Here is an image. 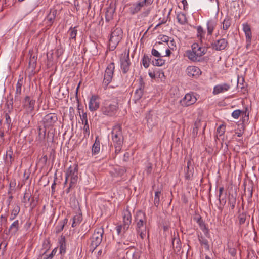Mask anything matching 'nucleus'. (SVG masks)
Instances as JSON below:
<instances>
[{
  "instance_id": "nucleus-1",
  "label": "nucleus",
  "mask_w": 259,
  "mask_h": 259,
  "mask_svg": "<svg viewBox=\"0 0 259 259\" xmlns=\"http://www.w3.org/2000/svg\"><path fill=\"white\" fill-rule=\"evenodd\" d=\"M154 0H139L135 3L128 4V12L132 15H136L141 12L142 8L144 11L140 14L141 18L147 17L151 11V8L149 7L153 3Z\"/></svg>"
},
{
  "instance_id": "nucleus-2",
  "label": "nucleus",
  "mask_w": 259,
  "mask_h": 259,
  "mask_svg": "<svg viewBox=\"0 0 259 259\" xmlns=\"http://www.w3.org/2000/svg\"><path fill=\"white\" fill-rule=\"evenodd\" d=\"M111 137L115 147V153L117 154L121 150L124 140L121 124H117L113 127Z\"/></svg>"
},
{
  "instance_id": "nucleus-3",
  "label": "nucleus",
  "mask_w": 259,
  "mask_h": 259,
  "mask_svg": "<svg viewBox=\"0 0 259 259\" xmlns=\"http://www.w3.org/2000/svg\"><path fill=\"white\" fill-rule=\"evenodd\" d=\"M135 221L136 222V230L142 239L146 237V217L145 213L141 210L137 211L135 215Z\"/></svg>"
},
{
  "instance_id": "nucleus-4",
  "label": "nucleus",
  "mask_w": 259,
  "mask_h": 259,
  "mask_svg": "<svg viewBox=\"0 0 259 259\" xmlns=\"http://www.w3.org/2000/svg\"><path fill=\"white\" fill-rule=\"evenodd\" d=\"M118 108V103L117 101L112 100H105L102 103L100 111L103 114L112 117L116 114Z\"/></svg>"
},
{
  "instance_id": "nucleus-5",
  "label": "nucleus",
  "mask_w": 259,
  "mask_h": 259,
  "mask_svg": "<svg viewBox=\"0 0 259 259\" xmlns=\"http://www.w3.org/2000/svg\"><path fill=\"white\" fill-rule=\"evenodd\" d=\"M123 31L121 28H113L111 31L110 37L109 41V47L110 50H114L122 39Z\"/></svg>"
},
{
  "instance_id": "nucleus-6",
  "label": "nucleus",
  "mask_w": 259,
  "mask_h": 259,
  "mask_svg": "<svg viewBox=\"0 0 259 259\" xmlns=\"http://www.w3.org/2000/svg\"><path fill=\"white\" fill-rule=\"evenodd\" d=\"M104 233V228L102 226L95 229L94 233L91 238V243L90 244V250H92V252H93L101 244L103 239Z\"/></svg>"
},
{
  "instance_id": "nucleus-7",
  "label": "nucleus",
  "mask_w": 259,
  "mask_h": 259,
  "mask_svg": "<svg viewBox=\"0 0 259 259\" xmlns=\"http://www.w3.org/2000/svg\"><path fill=\"white\" fill-rule=\"evenodd\" d=\"M115 65L114 62L109 63L106 68L102 82L104 89H106L108 85L111 82L114 74Z\"/></svg>"
},
{
  "instance_id": "nucleus-8",
  "label": "nucleus",
  "mask_w": 259,
  "mask_h": 259,
  "mask_svg": "<svg viewBox=\"0 0 259 259\" xmlns=\"http://www.w3.org/2000/svg\"><path fill=\"white\" fill-rule=\"evenodd\" d=\"M58 115L55 113H49L45 115L42 122L45 128L53 127L57 122Z\"/></svg>"
},
{
  "instance_id": "nucleus-9",
  "label": "nucleus",
  "mask_w": 259,
  "mask_h": 259,
  "mask_svg": "<svg viewBox=\"0 0 259 259\" xmlns=\"http://www.w3.org/2000/svg\"><path fill=\"white\" fill-rule=\"evenodd\" d=\"M78 165L74 164L73 166H70L66 173V179L70 178L71 184H76L78 180Z\"/></svg>"
},
{
  "instance_id": "nucleus-10",
  "label": "nucleus",
  "mask_w": 259,
  "mask_h": 259,
  "mask_svg": "<svg viewBox=\"0 0 259 259\" xmlns=\"http://www.w3.org/2000/svg\"><path fill=\"white\" fill-rule=\"evenodd\" d=\"M120 67L123 73L126 74L130 70L131 62L129 52L127 54H122L120 59Z\"/></svg>"
},
{
  "instance_id": "nucleus-11",
  "label": "nucleus",
  "mask_w": 259,
  "mask_h": 259,
  "mask_svg": "<svg viewBox=\"0 0 259 259\" xmlns=\"http://www.w3.org/2000/svg\"><path fill=\"white\" fill-rule=\"evenodd\" d=\"M197 100L193 94L188 93L180 101V104L184 107H187L194 104Z\"/></svg>"
},
{
  "instance_id": "nucleus-12",
  "label": "nucleus",
  "mask_w": 259,
  "mask_h": 259,
  "mask_svg": "<svg viewBox=\"0 0 259 259\" xmlns=\"http://www.w3.org/2000/svg\"><path fill=\"white\" fill-rule=\"evenodd\" d=\"M132 222V215L129 210H126L123 214V232H125L128 230Z\"/></svg>"
},
{
  "instance_id": "nucleus-13",
  "label": "nucleus",
  "mask_w": 259,
  "mask_h": 259,
  "mask_svg": "<svg viewBox=\"0 0 259 259\" xmlns=\"http://www.w3.org/2000/svg\"><path fill=\"white\" fill-rule=\"evenodd\" d=\"M193 219L198 224L199 227L204 232L205 236L208 238H210V235L209 233V230L206 227L205 222L202 219V217L200 215L197 214L194 217Z\"/></svg>"
},
{
  "instance_id": "nucleus-14",
  "label": "nucleus",
  "mask_w": 259,
  "mask_h": 259,
  "mask_svg": "<svg viewBox=\"0 0 259 259\" xmlns=\"http://www.w3.org/2000/svg\"><path fill=\"white\" fill-rule=\"evenodd\" d=\"M57 13V10L56 9H51L50 13L46 17L44 20V23L46 25V27L49 29L53 23H54V20L56 17Z\"/></svg>"
},
{
  "instance_id": "nucleus-15",
  "label": "nucleus",
  "mask_w": 259,
  "mask_h": 259,
  "mask_svg": "<svg viewBox=\"0 0 259 259\" xmlns=\"http://www.w3.org/2000/svg\"><path fill=\"white\" fill-rule=\"evenodd\" d=\"M228 43L225 38L218 39L211 44V47L216 51H222L224 50L227 46Z\"/></svg>"
},
{
  "instance_id": "nucleus-16",
  "label": "nucleus",
  "mask_w": 259,
  "mask_h": 259,
  "mask_svg": "<svg viewBox=\"0 0 259 259\" xmlns=\"http://www.w3.org/2000/svg\"><path fill=\"white\" fill-rule=\"evenodd\" d=\"M35 100L29 96H26L23 102V106L28 111H32L34 110Z\"/></svg>"
},
{
  "instance_id": "nucleus-17",
  "label": "nucleus",
  "mask_w": 259,
  "mask_h": 259,
  "mask_svg": "<svg viewBox=\"0 0 259 259\" xmlns=\"http://www.w3.org/2000/svg\"><path fill=\"white\" fill-rule=\"evenodd\" d=\"M188 76L191 78H197L201 74L200 69L194 66H188L186 69Z\"/></svg>"
},
{
  "instance_id": "nucleus-18",
  "label": "nucleus",
  "mask_w": 259,
  "mask_h": 259,
  "mask_svg": "<svg viewBox=\"0 0 259 259\" xmlns=\"http://www.w3.org/2000/svg\"><path fill=\"white\" fill-rule=\"evenodd\" d=\"M99 97L98 95H92L89 103V108L91 111H96L100 106Z\"/></svg>"
},
{
  "instance_id": "nucleus-19",
  "label": "nucleus",
  "mask_w": 259,
  "mask_h": 259,
  "mask_svg": "<svg viewBox=\"0 0 259 259\" xmlns=\"http://www.w3.org/2000/svg\"><path fill=\"white\" fill-rule=\"evenodd\" d=\"M80 116L82 123L84 125L83 128L84 137L85 138L88 137L90 135V128L88 121L87 114L86 112H83L82 115H80Z\"/></svg>"
},
{
  "instance_id": "nucleus-20",
  "label": "nucleus",
  "mask_w": 259,
  "mask_h": 259,
  "mask_svg": "<svg viewBox=\"0 0 259 259\" xmlns=\"http://www.w3.org/2000/svg\"><path fill=\"white\" fill-rule=\"evenodd\" d=\"M192 50H188L186 52V56L189 59L192 61H195L197 60V58L194 54H195L196 52L200 49V46L197 43H194L192 46Z\"/></svg>"
},
{
  "instance_id": "nucleus-21",
  "label": "nucleus",
  "mask_w": 259,
  "mask_h": 259,
  "mask_svg": "<svg viewBox=\"0 0 259 259\" xmlns=\"http://www.w3.org/2000/svg\"><path fill=\"white\" fill-rule=\"evenodd\" d=\"M146 118L149 127L152 128L157 124L158 117L155 114H151L150 111L147 114Z\"/></svg>"
},
{
  "instance_id": "nucleus-22",
  "label": "nucleus",
  "mask_w": 259,
  "mask_h": 259,
  "mask_svg": "<svg viewBox=\"0 0 259 259\" xmlns=\"http://www.w3.org/2000/svg\"><path fill=\"white\" fill-rule=\"evenodd\" d=\"M144 89V84L142 78L140 79L139 87L136 89L134 95V99L136 101H139L143 95V91Z\"/></svg>"
},
{
  "instance_id": "nucleus-23",
  "label": "nucleus",
  "mask_w": 259,
  "mask_h": 259,
  "mask_svg": "<svg viewBox=\"0 0 259 259\" xmlns=\"http://www.w3.org/2000/svg\"><path fill=\"white\" fill-rule=\"evenodd\" d=\"M230 88V85L227 83L217 85L213 88V94L217 95L226 92L228 91Z\"/></svg>"
},
{
  "instance_id": "nucleus-24",
  "label": "nucleus",
  "mask_w": 259,
  "mask_h": 259,
  "mask_svg": "<svg viewBox=\"0 0 259 259\" xmlns=\"http://www.w3.org/2000/svg\"><path fill=\"white\" fill-rule=\"evenodd\" d=\"M115 7L111 5L107 8L105 13V19L107 22H109L113 18V15L115 12Z\"/></svg>"
},
{
  "instance_id": "nucleus-25",
  "label": "nucleus",
  "mask_w": 259,
  "mask_h": 259,
  "mask_svg": "<svg viewBox=\"0 0 259 259\" xmlns=\"http://www.w3.org/2000/svg\"><path fill=\"white\" fill-rule=\"evenodd\" d=\"M23 84V80L22 79H20L18 80L17 83L16 84V91L15 95V101H21V97L20 95L21 94V89Z\"/></svg>"
},
{
  "instance_id": "nucleus-26",
  "label": "nucleus",
  "mask_w": 259,
  "mask_h": 259,
  "mask_svg": "<svg viewBox=\"0 0 259 259\" xmlns=\"http://www.w3.org/2000/svg\"><path fill=\"white\" fill-rule=\"evenodd\" d=\"M174 252L178 254L181 249V242L179 237H174L172 240Z\"/></svg>"
},
{
  "instance_id": "nucleus-27",
  "label": "nucleus",
  "mask_w": 259,
  "mask_h": 259,
  "mask_svg": "<svg viewBox=\"0 0 259 259\" xmlns=\"http://www.w3.org/2000/svg\"><path fill=\"white\" fill-rule=\"evenodd\" d=\"M19 228V222L18 220H16L11 225L8 229V233H6V234L15 235L18 231Z\"/></svg>"
},
{
  "instance_id": "nucleus-28",
  "label": "nucleus",
  "mask_w": 259,
  "mask_h": 259,
  "mask_svg": "<svg viewBox=\"0 0 259 259\" xmlns=\"http://www.w3.org/2000/svg\"><path fill=\"white\" fill-rule=\"evenodd\" d=\"M15 157L12 147H9V150L6 152L5 161L7 164L11 165L14 161Z\"/></svg>"
},
{
  "instance_id": "nucleus-29",
  "label": "nucleus",
  "mask_w": 259,
  "mask_h": 259,
  "mask_svg": "<svg viewBox=\"0 0 259 259\" xmlns=\"http://www.w3.org/2000/svg\"><path fill=\"white\" fill-rule=\"evenodd\" d=\"M209 47H200V49H198L197 51L196 52L195 54H194V55L195 56V57L197 58V60H195L194 62H200L202 61V59L201 58V57L206 54L207 52V48Z\"/></svg>"
},
{
  "instance_id": "nucleus-30",
  "label": "nucleus",
  "mask_w": 259,
  "mask_h": 259,
  "mask_svg": "<svg viewBox=\"0 0 259 259\" xmlns=\"http://www.w3.org/2000/svg\"><path fill=\"white\" fill-rule=\"evenodd\" d=\"M198 239L201 246H204L206 250L209 251L210 247L208 241L202 234H198Z\"/></svg>"
},
{
  "instance_id": "nucleus-31",
  "label": "nucleus",
  "mask_w": 259,
  "mask_h": 259,
  "mask_svg": "<svg viewBox=\"0 0 259 259\" xmlns=\"http://www.w3.org/2000/svg\"><path fill=\"white\" fill-rule=\"evenodd\" d=\"M243 30L245 32L247 41H250L252 37V35L250 25L247 23L243 24Z\"/></svg>"
},
{
  "instance_id": "nucleus-32",
  "label": "nucleus",
  "mask_w": 259,
  "mask_h": 259,
  "mask_svg": "<svg viewBox=\"0 0 259 259\" xmlns=\"http://www.w3.org/2000/svg\"><path fill=\"white\" fill-rule=\"evenodd\" d=\"M100 151V140L99 137L97 136L94 143L92 146V152L93 155L97 154Z\"/></svg>"
},
{
  "instance_id": "nucleus-33",
  "label": "nucleus",
  "mask_w": 259,
  "mask_h": 259,
  "mask_svg": "<svg viewBox=\"0 0 259 259\" xmlns=\"http://www.w3.org/2000/svg\"><path fill=\"white\" fill-rule=\"evenodd\" d=\"M191 164V161L189 160L187 162V171L185 172V177L187 180H190L192 178L193 175L194 168H190V166Z\"/></svg>"
},
{
  "instance_id": "nucleus-34",
  "label": "nucleus",
  "mask_w": 259,
  "mask_h": 259,
  "mask_svg": "<svg viewBox=\"0 0 259 259\" xmlns=\"http://www.w3.org/2000/svg\"><path fill=\"white\" fill-rule=\"evenodd\" d=\"M216 26L215 22L213 20H209L207 23V33L209 35H211L213 31Z\"/></svg>"
},
{
  "instance_id": "nucleus-35",
  "label": "nucleus",
  "mask_w": 259,
  "mask_h": 259,
  "mask_svg": "<svg viewBox=\"0 0 259 259\" xmlns=\"http://www.w3.org/2000/svg\"><path fill=\"white\" fill-rule=\"evenodd\" d=\"M178 22L181 25H185L187 23V19L186 15L183 13H179L177 15Z\"/></svg>"
},
{
  "instance_id": "nucleus-36",
  "label": "nucleus",
  "mask_w": 259,
  "mask_h": 259,
  "mask_svg": "<svg viewBox=\"0 0 259 259\" xmlns=\"http://www.w3.org/2000/svg\"><path fill=\"white\" fill-rule=\"evenodd\" d=\"M60 243V253L61 254L64 253L66 251V243L65 236H61L59 241Z\"/></svg>"
},
{
  "instance_id": "nucleus-37",
  "label": "nucleus",
  "mask_w": 259,
  "mask_h": 259,
  "mask_svg": "<svg viewBox=\"0 0 259 259\" xmlns=\"http://www.w3.org/2000/svg\"><path fill=\"white\" fill-rule=\"evenodd\" d=\"M68 32L70 36L69 39H73L75 41L77 32V27H71Z\"/></svg>"
},
{
  "instance_id": "nucleus-38",
  "label": "nucleus",
  "mask_w": 259,
  "mask_h": 259,
  "mask_svg": "<svg viewBox=\"0 0 259 259\" xmlns=\"http://www.w3.org/2000/svg\"><path fill=\"white\" fill-rule=\"evenodd\" d=\"M201 123L200 122V120H197V121H196L194 124V127L192 131V136L193 137L195 138L197 136L198 129L201 127Z\"/></svg>"
},
{
  "instance_id": "nucleus-39",
  "label": "nucleus",
  "mask_w": 259,
  "mask_h": 259,
  "mask_svg": "<svg viewBox=\"0 0 259 259\" xmlns=\"http://www.w3.org/2000/svg\"><path fill=\"white\" fill-rule=\"evenodd\" d=\"M82 220V217L81 214H78L75 215L73 218V222L72 224V227H75L78 225Z\"/></svg>"
},
{
  "instance_id": "nucleus-40",
  "label": "nucleus",
  "mask_w": 259,
  "mask_h": 259,
  "mask_svg": "<svg viewBox=\"0 0 259 259\" xmlns=\"http://www.w3.org/2000/svg\"><path fill=\"white\" fill-rule=\"evenodd\" d=\"M67 223V219H65L63 222H59L55 227L56 233L58 234L61 232L64 229V225Z\"/></svg>"
},
{
  "instance_id": "nucleus-41",
  "label": "nucleus",
  "mask_w": 259,
  "mask_h": 259,
  "mask_svg": "<svg viewBox=\"0 0 259 259\" xmlns=\"http://www.w3.org/2000/svg\"><path fill=\"white\" fill-rule=\"evenodd\" d=\"M46 128H45V126L42 128L41 126L38 127V140L40 141H42L45 138L46 136Z\"/></svg>"
},
{
  "instance_id": "nucleus-42",
  "label": "nucleus",
  "mask_w": 259,
  "mask_h": 259,
  "mask_svg": "<svg viewBox=\"0 0 259 259\" xmlns=\"http://www.w3.org/2000/svg\"><path fill=\"white\" fill-rule=\"evenodd\" d=\"M231 24V19L229 17H226L222 22V29L227 30Z\"/></svg>"
},
{
  "instance_id": "nucleus-43",
  "label": "nucleus",
  "mask_w": 259,
  "mask_h": 259,
  "mask_svg": "<svg viewBox=\"0 0 259 259\" xmlns=\"http://www.w3.org/2000/svg\"><path fill=\"white\" fill-rule=\"evenodd\" d=\"M37 58L34 56L30 57L29 61V68L31 69V71H33L36 66Z\"/></svg>"
},
{
  "instance_id": "nucleus-44",
  "label": "nucleus",
  "mask_w": 259,
  "mask_h": 259,
  "mask_svg": "<svg viewBox=\"0 0 259 259\" xmlns=\"http://www.w3.org/2000/svg\"><path fill=\"white\" fill-rule=\"evenodd\" d=\"M236 198L233 194L229 195L228 197V204L230 205V208L233 210L236 204Z\"/></svg>"
},
{
  "instance_id": "nucleus-45",
  "label": "nucleus",
  "mask_w": 259,
  "mask_h": 259,
  "mask_svg": "<svg viewBox=\"0 0 259 259\" xmlns=\"http://www.w3.org/2000/svg\"><path fill=\"white\" fill-rule=\"evenodd\" d=\"M20 210V206L18 205H16L13 209L11 217L10 218V220L11 221L13 220L16 217V216L18 214Z\"/></svg>"
},
{
  "instance_id": "nucleus-46",
  "label": "nucleus",
  "mask_w": 259,
  "mask_h": 259,
  "mask_svg": "<svg viewBox=\"0 0 259 259\" xmlns=\"http://www.w3.org/2000/svg\"><path fill=\"white\" fill-rule=\"evenodd\" d=\"M242 113L243 114H244L245 116H244V118H247V119L248 120V114L247 115H246V112H244L243 111H242L241 110H234L232 113V117L234 118H235V119H237L238 118V117H239V116L240 115V114ZM244 120H245V119H244Z\"/></svg>"
},
{
  "instance_id": "nucleus-47",
  "label": "nucleus",
  "mask_w": 259,
  "mask_h": 259,
  "mask_svg": "<svg viewBox=\"0 0 259 259\" xmlns=\"http://www.w3.org/2000/svg\"><path fill=\"white\" fill-rule=\"evenodd\" d=\"M151 56L149 57L146 54H144L142 58V64L145 68H147L149 67V63L151 60Z\"/></svg>"
},
{
  "instance_id": "nucleus-48",
  "label": "nucleus",
  "mask_w": 259,
  "mask_h": 259,
  "mask_svg": "<svg viewBox=\"0 0 259 259\" xmlns=\"http://www.w3.org/2000/svg\"><path fill=\"white\" fill-rule=\"evenodd\" d=\"M151 62L154 66H161L165 64V60L161 58H157L153 60Z\"/></svg>"
},
{
  "instance_id": "nucleus-49",
  "label": "nucleus",
  "mask_w": 259,
  "mask_h": 259,
  "mask_svg": "<svg viewBox=\"0 0 259 259\" xmlns=\"http://www.w3.org/2000/svg\"><path fill=\"white\" fill-rule=\"evenodd\" d=\"M161 194V191H156L155 192L154 203L156 207H158L160 202V196Z\"/></svg>"
},
{
  "instance_id": "nucleus-50",
  "label": "nucleus",
  "mask_w": 259,
  "mask_h": 259,
  "mask_svg": "<svg viewBox=\"0 0 259 259\" xmlns=\"http://www.w3.org/2000/svg\"><path fill=\"white\" fill-rule=\"evenodd\" d=\"M64 51V49L62 46L60 44L58 45L56 48V51H55V54L57 56V57L58 58H59L63 54Z\"/></svg>"
},
{
  "instance_id": "nucleus-51",
  "label": "nucleus",
  "mask_w": 259,
  "mask_h": 259,
  "mask_svg": "<svg viewBox=\"0 0 259 259\" xmlns=\"http://www.w3.org/2000/svg\"><path fill=\"white\" fill-rule=\"evenodd\" d=\"M197 37L200 38V39H202V37H204L205 34V31H204L203 28L201 26H199L197 28Z\"/></svg>"
},
{
  "instance_id": "nucleus-52",
  "label": "nucleus",
  "mask_w": 259,
  "mask_h": 259,
  "mask_svg": "<svg viewBox=\"0 0 259 259\" xmlns=\"http://www.w3.org/2000/svg\"><path fill=\"white\" fill-rule=\"evenodd\" d=\"M31 196V194L29 193L26 191L24 194L22 202L26 203L27 202L29 201Z\"/></svg>"
},
{
  "instance_id": "nucleus-53",
  "label": "nucleus",
  "mask_w": 259,
  "mask_h": 259,
  "mask_svg": "<svg viewBox=\"0 0 259 259\" xmlns=\"http://www.w3.org/2000/svg\"><path fill=\"white\" fill-rule=\"evenodd\" d=\"M117 233L118 235L123 236L125 233L123 232V225H118L115 227Z\"/></svg>"
},
{
  "instance_id": "nucleus-54",
  "label": "nucleus",
  "mask_w": 259,
  "mask_h": 259,
  "mask_svg": "<svg viewBox=\"0 0 259 259\" xmlns=\"http://www.w3.org/2000/svg\"><path fill=\"white\" fill-rule=\"evenodd\" d=\"M246 214L245 213H242L239 214L238 218L239 221V224L240 225L243 224L246 221Z\"/></svg>"
},
{
  "instance_id": "nucleus-55",
  "label": "nucleus",
  "mask_w": 259,
  "mask_h": 259,
  "mask_svg": "<svg viewBox=\"0 0 259 259\" xmlns=\"http://www.w3.org/2000/svg\"><path fill=\"white\" fill-rule=\"evenodd\" d=\"M225 131V126L223 124L220 125L217 128V132L219 134V136L223 135Z\"/></svg>"
},
{
  "instance_id": "nucleus-56",
  "label": "nucleus",
  "mask_w": 259,
  "mask_h": 259,
  "mask_svg": "<svg viewBox=\"0 0 259 259\" xmlns=\"http://www.w3.org/2000/svg\"><path fill=\"white\" fill-rule=\"evenodd\" d=\"M129 250L126 252V257L128 259H131V257L132 256V253L133 252V251L134 250V247L133 246H130L129 247Z\"/></svg>"
},
{
  "instance_id": "nucleus-57",
  "label": "nucleus",
  "mask_w": 259,
  "mask_h": 259,
  "mask_svg": "<svg viewBox=\"0 0 259 259\" xmlns=\"http://www.w3.org/2000/svg\"><path fill=\"white\" fill-rule=\"evenodd\" d=\"M151 54L153 56L157 58H162L163 57L161 55V54L154 48L152 49Z\"/></svg>"
},
{
  "instance_id": "nucleus-58",
  "label": "nucleus",
  "mask_w": 259,
  "mask_h": 259,
  "mask_svg": "<svg viewBox=\"0 0 259 259\" xmlns=\"http://www.w3.org/2000/svg\"><path fill=\"white\" fill-rule=\"evenodd\" d=\"M140 258V252L138 250L134 249L132 253V256L131 259H139Z\"/></svg>"
},
{
  "instance_id": "nucleus-59",
  "label": "nucleus",
  "mask_w": 259,
  "mask_h": 259,
  "mask_svg": "<svg viewBox=\"0 0 259 259\" xmlns=\"http://www.w3.org/2000/svg\"><path fill=\"white\" fill-rule=\"evenodd\" d=\"M152 164L151 163H149L146 167V173L149 175L150 174H151V171H152Z\"/></svg>"
},
{
  "instance_id": "nucleus-60",
  "label": "nucleus",
  "mask_w": 259,
  "mask_h": 259,
  "mask_svg": "<svg viewBox=\"0 0 259 259\" xmlns=\"http://www.w3.org/2000/svg\"><path fill=\"white\" fill-rule=\"evenodd\" d=\"M169 47L170 48V49L174 50L176 48V46L175 45V41L174 39H172L170 41V44L168 45Z\"/></svg>"
},
{
  "instance_id": "nucleus-61",
  "label": "nucleus",
  "mask_w": 259,
  "mask_h": 259,
  "mask_svg": "<svg viewBox=\"0 0 259 259\" xmlns=\"http://www.w3.org/2000/svg\"><path fill=\"white\" fill-rule=\"evenodd\" d=\"M224 190V189L223 187L219 188V201L220 203H221V196L223 194Z\"/></svg>"
},
{
  "instance_id": "nucleus-62",
  "label": "nucleus",
  "mask_w": 259,
  "mask_h": 259,
  "mask_svg": "<svg viewBox=\"0 0 259 259\" xmlns=\"http://www.w3.org/2000/svg\"><path fill=\"white\" fill-rule=\"evenodd\" d=\"M6 122L7 124L9 125L11 123V120L8 113L5 114Z\"/></svg>"
},
{
  "instance_id": "nucleus-63",
  "label": "nucleus",
  "mask_w": 259,
  "mask_h": 259,
  "mask_svg": "<svg viewBox=\"0 0 259 259\" xmlns=\"http://www.w3.org/2000/svg\"><path fill=\"white\" fill-rule=\"evenodd\" d=\"M57 248H55L48 256L52 259L53 258V257L55 255L56 253L57 252Z\"/></svg>"
},
{
  "instance_id": "nucleus-64",
  "label": "nucleus",
  "mask_w": 259,
  "mask_h": 259,
  "mask_svg": "<svg viewBox=\"0 0 259 259\" xmlns=\"http://www.w3.org/2000/svg\"><path fill=\"white\" fill-rule=\"evenodd\" d=\"M160 40L164 42H168L169 41V37L167 36L163 35L160 38Z\"/></svg>"
}]
</instances>
